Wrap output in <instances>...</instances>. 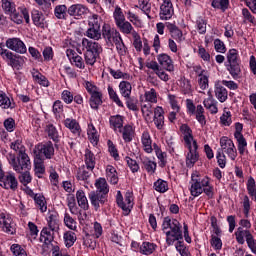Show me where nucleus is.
<instances>
[{
	"mask_svg": "<svg viewBox=\"0 0 256 256\" xmlns=\"http://www.w3.org/2000/svg\"><path fill=\"white\" fill-rule=\"evenodd\" d=\"M162 231L166 233L167 245H173L175 241H183V231H181V223L177 219L165 217L162 224Z\"/></svg>",
	"mask_w": 256,
	"mask_h": 256,
	"instance_id": "nucleus-1",
	"label": "nucleus"
},
{
	"mask_svg": "<svg viewBox=\"0 0 256 256\" xmlns=\"http://www.w3.org/2000/svg\"><path fill=\"white\" fill-rule=\"evenodd\" d=\"M225 67L233 79H241V60H239V51L230 49L226 56Z\"/></svg>",
	"mask_w": 256,
	"mask_h": 256,
	"instance_id": "nucleus-2",
	"label": "nucleus"
},
{
	"mask_svg": "<svg viewBox=\"0 0 256 256\" xmlns=\"http://www.w3.org/2000/svg\"><path fill=\"white\" fill-rule=\"evenodd\" d=\"M19 153L18 159L13 153H9L7 159L16 173H23L25 169H29L31 167V160L29 159V155L24 153L23 150H20Z\"/></svg>",
	"mask_w": 256,
	"mask_h": 256,
	"instance_id": "nucleus-3",
	"label": "nucleus"
},
{
	"mask_svg": "<svg viewBox=\"0 0 256 256\" xmlns=\"http://www.w3.org/2000/svg\"><path fill=\"white\" fill-rule=\"evenodd\" d=\"M34 155L36 159H52L53 155H55L53 142L48 141L36 145L34 148Z\"/></svg>",
	"mask_w": 256,
	"mask_h": 256,
	"instance_id": "nucleus-4",
	"label": "nucleus"
},
{
	"mask_svg": "<svg viewBox=\"0 0 256 256\" xmlns=\"http://www.w3.org/2000/svg\"><path fill=\"white\" fill-rule=\"evenodd\" d=\"M0 187L10 191H17L19 189V182L13 172H5L0 176Z\"/></svg>",
	"mask_w": 256,
	"mask_h": 256,
	"instance_id": "nucleus-5",
	"label": "nucleus"
},
{
	"mask_svg": "<svg viewBox=\"0 0 256 256\" xmlns=\"http://www.w3.org/2000/svg\"><path fill=\"white\" fill-rule=\"evenodd\" d=\"M116 203L120 209L126 213V215H129V213H131V209L133 208V193L126 192L125 201H123V194H121V191H118L116 196Z\"/></svg>",
	"mask_w": 256,
	"mask_h": 256,
	"instance_id": "nucleus-6",
	"label": "nucleus"
},
{
	"mask_svg": "<svg viewBox=\"0 0 256 256\" xmlns=\"http://www.w3.org/2000/svg\"><path fill=\"white\" fill-rule=\"evenodd\" d=\"M86 90L91 95L90 107L92 109H99V105L103 103V100H102L103 94L97 91V87L95 85H92L91 82L86 83Z\"/></svg>",
	"mask_w": 256,
	"mask_h": 256,
	"instance_id": "nucleus-7",
	"label": "nucleus"
},
{
	"mask_svg": "<svg viewBox=\"0 0 256 256\" xmlns=\"http://www.w3.org/2000/svg\"><path fill=\"white\" fill-rule=\"evenodd\" d=\"M0 55L3 59L9 61L8 65L12 66L13 69H19L23 63H25V59L20 55H14L13 52L9 50H2Z\"/></svg>",
	"mask_w": 256,
	"mask_h": 256,
	"instance_id": "nucleus-8",
	"label": "nucleus"
},
{
	"mask_svg": "<svg viewBox=\"0 0 256 256\" xmlns=\"http://www.w3.org/2000/svg\"><path fill=\"white\" fill-rule=\"evenodd\" d=\"M209 185V178L204 179H195V175H192V182L190 193L192 197H199L201 193H203V187H207Z\"/></svg>",
	"mask_w": 256,
	"mask_h": 256,
	"instance_id": "nucleus-9",
	"label": "nucleus"
},
{
	"mask_svg": "<svg viewBox=\"0 0 256 256\" xmlns=\"http://www.w3.org/2000/svg\"><path fill=\"white\" fill-rule=\"evenodd\" d=\"M121 34L117 29L111 28L109 24H104L102 27V37L105 39L107 45L113 47V42L117 40Z\"/></svg>",
	"mask_w": 256,
	"mask_h": 256,
	"instance_id": "nucleus-10",
	"label": "nucleus"
},
{
	"mask_svg": "<svg viewBox=\"0 0 256 256\" xmlns=\"http://www.w3.org/2000/svg\"><path fill=\"white\" fill-rule=\"evenodd\" d=\"M88 198L90 199L91 205L94 206L95 211H99L101 205L107 203V195L99 192L91 191L88 194Z\"/></svg>",
	"mask_w": 256,
	"mask_h": 256,
	"instance_id": "nucleus-11",
	"label": "nucleus"
},
{
	"mask_svg": "<svg viewBox=\"0 0 256 256\" xmlns=\"http://www.w3.org/2000/svg\"><path fill=\"white\" fill-rule=\"evenodd\" d=\"M6 47L11 49V51L20 53L21 55H23V53H27V47L25 46V43H23V41H21L19 38L8 39L6 41Z\"/></svg>",
	"mask_w": 256,
	"mask_h": 256,
	"instance_id": "nucleus-12",
	"label": "nucleus"
},
{
	"mask_svg": "<svg viewBox=\"0 0 256 256\" xmlns=\"http://www.w3.org/2000/svg\"><path fill=\"white\" fill-rule=\"evenodd\" d=\"M0 225L2 226L4 233L15 235V223H13L11 216L0 214Z\"/></svg>",
	"mask_w": 256,
	"mask_h": 256,
	"instance_id": "nucleus-13",
	"label": "nucleus"
},
{
	"mask_svg": "<svg viewBox=\"0 0 256 256\" xmlns=\"http://www.w3.org/2000/svg\"><path fill=\"white\" fill-rule=\"evenodd\" d=\"M173 13V3H171V0H164L163 4L160 6V19L167 21L173 17Z\"/></svg>",
	"mask_w": 256,
	"mask_h": 256,
	"instance_id": "nucleus-14",
	"label": "nucleus"
},
{
	"mask_svg": "<svg viewBox=\"0 0 256 256\" xmlns=\"http://www.w3.org/2000/svg\"><path fill=\"white\" fill-rule=\"evenodd\" d=\"M199 146L197 145V140H193V147L189 148V153L186 157L187 167H193L197 161H199V153L197 152Z\"/></svg>",
	"mask_w": 256,
	"mask_h": 256,
	"instance_id": "nucleus-15",
	"label": "nucleus"
},
{
	"mask_svg": "<svg viewBox=\"0 0 256 256\" xmlns=\"http://www.w3.org/2000/svg\"><path fill=\"white\" fill-rule=\"evenodd\" d=\"M82 47L85 49L86 53H97L99 55V53L103 51L99 43L93 42L87 38L82 40Z\"/></svg>",
	"mask_w": 256,
	"mask_h": 256,
	"instance_id": "nucleus-16",
	"label": "nucleus"
},
{
	"mask_svg": "<svg viewBox=\"0 0 256 256\" xmlns=\"http://www.w3.org/2000/svg\"><path fill=\"white\" fill-rule=\"evenodd\" d=\"M87 11L89 9L82 4H73L68 8V14L71 17H83V15H87Z\"/></svg>",
	"mask_w": 256,
	"mask_h": 256,
	"instance_id": "nucleus-17",
	"label": "nucleus"
},
{
	"mask_svg": "<svg viewBox=\"0 0 256 256\" xmlns=\"http://www.w3.org/2000/svg\"><path fill=\"white\" fill-rule=\"evenodd\" d=\"M163 111L162 107H156L154 110V124L156 125L157 129H163V125H165V116H163Z\"/></svg>",
	"mask_w": 256,
	"mask_h": 256,
	"instance_id": "nucleus-18",
	"label": "nucleus"
},
{
	"mask_svg": "<svg viewBox=\"0 0 256 256\" xmlns=\"http://www.w3.org/2000/svg\"><path fill=\"white\" fill-rule=\"evenodd\" d=\"M158 63H160L166 71H173L175 69V66H173V60H171V57L167 54L158 55Z\"/></svg>",
	"mask_w": 256,
	"mask_h": 256,
	"instance_id": "nucleus-19",
	"label": "nucleus"
},
{
	"mask_svg": "<svg viewBox=\"0 0 256 256\" xmlns=\"http://www.w3.org/2000/svg\"><path fill=\"white\" fill-rule=\"evenodd\" d=\"M95 187L97 190H94V192L106 196L109 195V184H107V180L105 178H99L96 180Z\"/></svg>",
	"mask_w": 256,
	"mask_h": 256,
	"instance_id": "nucleus-20",
	"label": "nucleus"
},
{
	"mask_svg": "<svg viewBox=\"0 0 256 256\" xmlns=\"http://www.w3.org/2000/svg\"><path fill=\"white\" fill-rule=\"evenodd\" d=\"M32 21L36 27H40L41 29L45 28V17L39 10H32Z\"/></svg>",
	"mask_w": 256,
	"mask_h": 256,
	"instance_id": "nucleus-21",
	"label": "nucleus"
},
{
	"mask_svg": "<svg viewBox=\"0 0 256 256\" xmlns=\"http://www.w3.org/2000/svg\"><path fill=\"white\" fill-rule=\"evenodd\" d=\"M64 125L67 129H70L71 133H74V135H81V126H79V122H77V120L67 118Z\"/></svg>",
	"mask_w": 256,
	"mask_h": 256,
	"instance_id": "nucleus-22",
	"label": "nucleus"
},
{
	"mask_svg": "<svg viewBox=\"0 0 256 256\" xmlns=\"http://www.w3.org/2000/svg\"><path fill=\"white\" fill-rule=\"evenodd\" d=\"M166 27L168 31L171 33L172 38L175 39V41H183V32L179 30V28L175 24L168 23Z\"/></svg>",
	"mask_w": 256,
	"mask_h": 256,
	"instance_id": "nucleus-23",
	"label": "nucleus"
},
{
	"mask_svg": "<svg viewBox=\"0 0 256 256\" xmlns=\"http://www.w3.org/2000/svg\"><path fill=\"white\" fill-rule=\"evenodd\" d=\"M76 199L79 207L84 211L89 209V201L87 200V196H85V192L83 190H78L76 192Z\"/></svg>",
	"mask_w": 256,
	"mask_h": 256,
	"instance_id": "nucleus-24",
	"label": "nucleus"
},
{
	"mask_svg": "<svg viewBox=\"0 0 256 256\" xmlns=\"http://www.w3.org/2000/svg\"><path fill=\"white\" fill-rule=\"evenodd\" d=\"M153 105L151 103L143 104L141 111L146 123L153 122Z\"/></svg>",
	"mask_w": 256,
	"mask_h": 256,
	"instance_id": "nucleus-25",
	"label": "nucleus"
},
{
	"mask_svg": "<svg viewBox=\"0 0 256 256\" xmlns=\"http://www.w3.org/2000/svg\"><path fill=\"white\" fill-rule=\"evenodd\" d=\"M47 221L50 231L59 230V215L57 214V212L50 213Z\"/></svg>",
	"mask_w": 256,
	"mask_h": 256,
	"instance_id": "nucleus-26",
	"label": "nucleus"
},
{
	"mask_svg": "<svg viewBox=\"0 0 256 256\" xmlns=\"http://www.w3.org/2000/svg\"><path fill=\"white\" fill-rule=\"evenodd\" d=\"M44 161V158H34L35 175L38 179H41L43 177V173H45Z\"/></svg>",
	"mask_w": 256,
	"mask_h": 256,
	"instance_id": "nucleus-27",
	"label": "nucleus"
},
{
	"mask_svg": "<svg viewBox=\"0 0 256 256\" xmlns=\"http://www.w3.org/2000/svg\"><path fill=\"white\" fill-rule=\"evenodd\" d=\"M215 95L220 103H225V101L228 99L229 93L227 92V88L221 85H216Z\"/></svg>",
	"mask_w": 256,
	"mask_h": 256,
	"instance_id": "nucleus-28",
	"label": "nucleus"
},
{
	"mask_svg": "<svg viewBox=\"0 0 256 256\" xmlns=\"http://www.w3.org/2000/svg\"><path fill=\"white\" fill-rule=\"evenodd\" d=\"M116 27H118L119 31L124 35H133V31H135V29L133 28V25H131V22L126 20H124V22H120L119 24H116Z\"/></svg>",
	"mask_w": 256,
	"mask_h": 256,
	"instance_id": "nucleus-29",
	"label": "nucleus"
},
{
	"mask_svg": "<svg viewBox=\"0 0 256 256\" xmlns=\"http://www.w3.org/2000/svg\"><path fill=\"white\" fill-rule=\"evenodd\" d=\"M85 163L89 171H93L95 169V154H93L89 149L85 151Z\"/></svg>",
	"mask_w": 256,
	"mask_h": 256,
	"instance_id": "nucleus-30",
	"label": "nucleus"
},
{
	"mask_svg": "<svg viewBox=\"0 0 256 256\" xmlns=\"http://www.w3.org/2000/svg\"><path fill=\"white\" fill-rule=\"evenodd\" d=\"M142 144H143V147H144V151H146V153H152L153 152V146H151L152 140H151V135H149V132H143V134H142Z\"/></svg>",
	"mask_w": 256,
	"mask_h": 256,
	"instance_id": "nucleus-31",
	"label": "nucleus"
},
{
	"mask_svg": "<svg viewBox=\"0 0 256 256\" xmlns=\"http://www.w3.org/2000/svg\"><path fill=\"white\" fill-rule=\"evenodd\" d=\"M119 89L122 97H125V98L131 97V89H133V87L131 86V83L127 81H122L119 84Z\"/></svg>",
	"mask_w": 256,
	"mask_h": 256,
	"instance_id": "nucleus-32",
	"label": "nucleus"
},
{
	"mask_svg": "<svg viewBox=\"0 0 256 256\" xmlns=\"http://www.w3.org/2000/svg\"><path fill=\"white\" fill-rule=\"evenodd\" d=\"M0 107L1 109H13L15 107V105L11 104V99L3 91H0Z\"/></svg>",
	"mask_w": 256,
	"mask_h": 256,
	"instance_id": "nucleus-33",
	"label": "nucleus"
},
{
	"mask_svg": "<svg viewBox=\"0 0 256 256\" xmlns=\"http://www.w3.org/2000/svg\"><path fill=\"white\" fill-rule=\"evenodd\" d=\"M64 241L65 246L69 249V247H73L75 245V241H77V235L73 231H67L64 233Z\"/></svg>",
	"mask_w": 256,
	"mask_h": 256,
	"instance_id": "nucleus-34",
	"label": "nucleus"
},
{
	"mask_svg": "<svg viewBox=\"0 0 256 256\" xmlns=\"http://www.w3.org/2000/svg\"><path fill=\"white\" fill-rule=\"evenodd\" d=\"M32 76H33L34 81L36 83H38L39 85H42V87H49V80H47V77H45L39 71L33 72Z\"/></svg>",
	"mask_w": 256,
	"mask_h": 256,
	"instance_id": "nucleus-35",
	"label": "nucleus"
},
{
	"mask_svg": "<svg viewBox=\"0 0 256 256\" xmlns=\"http://www.w3.org/2000/svg\"><path fill=\"white\" fill-rule=\"evenodd\" d=\"M205 109L203 108V106L198 105L196 107V120L198 121V123H200V125H202V127H204V125H207V120L205 118Z\"/></svg>",
	"mask_w": 256,
	"mask_h": 256,
	"instance_id": "nucleus-36",
	"label": "nucleus"
},
{
	"mask_svg": "<svg viewBox=\"0 0 256 256\" xmlns=\"http://www.w3.org/2000/svg\"><path fill=\"white\" fill-rule=\"evenodd\" d=\"M53 233L51 232V229L49 228H43L40 234V241H44L46 245H49L53 241Z\"/></svg>",
	"mask_w": 256,
	"mask_h": 256,
	"instance_id": "nucleus-37",
	"label": "nucleus"
},
{
	"mask_svg": "<svg viewBox=\"0 0 256 256\" xmlns=\"http://www.w3.org/2000/svg\"><path fill=\"white\" fill-rule=\"evenodd\" d=\"M133 126L131 125H126L123 128L122 131V137L125 141V143H131L133 141Z\"/></svg>",
	"mask_w": 256,
	"mask_h": 256,
	"instance_id": "nucleus-38",
	"label": "nucleus"
},
{
	"mask_svg": "<svg viewBox=\"0 0 256 256\" xmlns=\"http://www.w3.org/2000/svg\"><path fill=\"white\" fill-rule=\"evenodd\" d=\"M157 245L151 243V242H143V244L140 246V252H142L143 255H151L153 251H155Z\"/></svg>",
	"mask_w": 256,
	"mask_h": 256,
	"instance_id": "nucleus-39",
	"label": "nucleus"
},
{
	"mask_svg": "<svg viewBox=\"0 0 256 256\" xmlns=\"http://www.w3.org/2000/svg\"><path fill=\"white\" fill-rule=\"evenodd\" d=\"M69 9L66 5H58L54 9V15L57 19H65Z\"/></svg>",
	"mask_w": 256,
	"mask_h": 256,
	"instance_id": "nucleus-40",
	"label": "nucleus"
},
{
	"mask_svg": "<svg viewBox=\"0 0 256 256\" xmlns=\"http://www.w3.org/2000/svg\"><path fill=\"white\" fill-rule=\"evenodd\" d=\"M46 133L48 134V137L54 140L55 143L59 142V132H57V128H55L53 124L46 126Z\"/></svg>",
	"mask_w": 256,
	"mask_h": 256,
	"instance_id": "nucleus-41",
	"label": "nucleus"
},
{
	"mask_svg": "<svg viewBox=\"0 0 256 256\" xmlns=\"http://www.w3.org/2000/svg\"><path fill=\"white\" fill-rule=\"evenodd\" d=\"M34 201L38 204L42 213H45V211H47V201H45V196L41 194H35Z\"/></svg>",
	"mask_w": 256,
	"mask_h": 256,
	"instance_id": "nucleus-42",
	"label": "nucleus"
},
{
	"mask_svg": "<svg viewBox=\"0 0 256 256\" xmlns=\"http://www.w3.org/2000/svg\"><path fill=\"white\" fill-rule=\"evenodd\" d=\"M204 107L206 109H209L212 114H215L219 111L217 108V104H215V100H213V97H209L203 101Z\"/></svg>",
	"mask_w": 256,
	"mask_h": 256,
	"instance_id": "nucleus-43",
	"label": "nucleus"
},
{
	"mask_svg": "<svg viewBox=\"0 0 256 256\" xmlns=\"http://www.w3.org/2000/svg\"><path fill=\"white\" fill-rule=\"evenodd\" d=\"M113 43L116 45V49L119 55H127V47L125 46V43H123V38L121 36L118 39H116Z\"/></svg>",
	"mask_w": 256,
	"mask_h": 256,
	"instance_id": "nucleus-44",
	"label": "nucleus"
},
{
	"mask_svg": "<svg viewBox=\"0 0 256 256\" xmlns=\"http://www.w3.org/2000/svg\"><path fill=\"white\" fill-rule=\"evenodd\" d=\"M212 7L214 9H221V11H227L229 9V0H213Z\"/></svg>",
	"mask_w": 256,
	"mask_h": 256,
	"instance_id": "nucleus-45",
	"label": "nucleus"
},
{
	"mask_svg": "<svg viewBox=\"0 0 256 256\" xmlns=\"http://www.w3.org/2000/svg\"><path fill=\"white\" fill-rule=\"evenodd\" d=\"M154 189L158 191V193H166V191L169 190V186L167 181L159 179L154 183Z\"/></svg>",
	"mask_w": 256,
	"mask_h": 256,
	"instance_id": "nucleus-46",
	"label": "nucleus"
},
{
	"mask_svg": "<svg viewBox=\"0 0 256 256\" xmlns=\"http://www.w3.org/2000/svg\"><path fill=\"white\" fill-rule=\"evenodd\" d=\"M110 125L114 129H121L123 127V116L121 115L111 116Z\"/></svg>",
	"mask_w": 256,
	"mask_h": 256,
	"instance_id": "nucleus-47",
	"label": "nucleus"
},
{
	"mask_svg": "<svg viewBox=\"0 0 256 256\" xmlns=\"http://www.w3.org/2000/svg\"><path fill=\"white\" fill-rule=\"evenodd\" d=\"M87 37L94 39V41H99L101 39V29L100 28H89L86 32Z\"/></svg>",
	"mask_w": 256,
	"mask_h": 256,
	"instance_id": "nucleus-48",
	"label": "nucleus"
},
{
	"mask_svg": "<svg viewBox=\"0 0 256 256\" xmlns=\"http://www.w3.org/2000/svg\"><path fill=\"white\" fill-rule=\"evenodd\" d=\"M99 57V54L93 53V52H85L84 59L86 65H95L97 63V58Z\"/></svg>",
	"mask_w": 256,
	"mask_h": 256,
	"instance_id": "nucleus-49",
	"label": "nucleus"
},
{
	"mask_svg": "<svg viewBox=\"0 0 256 256\" xmlns=\"http://www.w3.org/2000/svg\"><path fill=\"white\" fill-rule=\"evenodd\" d=\"M143 167L150 175H153L157 169V163L151 160H143Z\"/></svg>",
	"mask_w": 256,
	"mask_h": 256,
	"instance_id": "nucleus-50",
	"label": "nucleus"
},
{
	"mask_svg": "<svg viewBox=\"0 0 256 256\" xmlns=\"http://www.w3.org/2000/svg\"><path fill=\"white\" fill-rule=\"evenodd\" d=\"M238 143V151L240 155L245 153V147H247V140L243 135L234 136Z\"/></svg>",
	"mask_w": 256,
	"mask_h": 256,
	"instance_id": "nucleus-51",
	"label": "nucleus"
},
{
	"mask_svg": "<svg viewBox=\"0 0 256 256\" xmlns=\"http://www.w3.org/2000/svg\"><path fill=\"white\" fill-rule=\"evenodd\" d=\"M108 94L110 99L118 105V107H123V102L119 99V96L117 95V92L113 89V87L108 86Z\"/></svg>",
	"mask_w": 256,
	"mask_h": 256,
	"instance_id": "nucleus-52",
	"label": "nucleus"
},
{
	"mask_svg": "<svg viewBox=\"0 0 256 256\" xmlns=\"http://www.w3.org/2000/svg\"><path fill=\"white\" fill-rule=\"evenodd\" d=\"M88 136H89V140L94 145H97V143H99V136L97 135V130L95 129V126L93 125L89 126Z\"/></svg>",
	"mask_w": 256,
	"mask_h": 256,
	"instance_id": "nucleus-53",
	"label": "nucleus"
},
{
	"mask_svg": "<svg viewBox=\"0 0 256 256\" xmlns=\"http://www.w3.org/2000/svg\"><path fill=\"white\" fill-rule=\"evenodd\" d=\"M2 9L7 13V15H10L17 10L15 9V4L11 3L9 0H2Z\"/></svg>",
	"mask_w": 256,
	"mask_h": 256,
	"instance_id": "nucleus-54",
	"label": "nucleus"
},
{
	"mask_svg": "<svg viewBox=\"0 0 256 256\" xmlns=\"http://www.w3.org/2000/svg\"><path fill=\"white\" fill-rule=\"evenodd\" d=\"M64 223L68 229H71V231H75V229H77V222L69 214H65Z\"/></svg>",
	"mask_w": 256,
	"mask_h": 256,
	"instance_id": "nucleus-55",
	"label": "nucleus"
},
{
	"mask_svg": "<svg viewBox=\"0 0 256 256\" xmlns=\"http://www.w3.org/2000/svg\"><path fill=\"white\" fill-rule=\"evenodd\" d=\"M132 37L134 39L133 46L135 47L136 51H141L143 49V42L141 41V36L137 31L132 32Z\"/></svg>",
	"mask_w": 256,
	"mask_h": 256,
	"instance_id": "nucleus-56",
	"label": "nucleus"
},
{
	"mask_svg": "<svg viewBox=\"0 0 256 256\" xmlns=\"http://www.w3.org/2000/svg\"><path fill=\"white\" fill-rule=\"evenodd\" d=\"M246 242L249 249L252 251V253H254L256 251V241L250 231H246Z\"/></svg>",
	"mask_w": 256,
	"mask_h": 256,
	"instance_id": "nucleus-57",
	"label": "nucleus"
},
{
	"mask_svg": "<svg viewBox=\"0 0 256 256\" xmlns=\"http://www.w3.org/2000/svg\"><path fill=\"white\" fill-rule=\"evenodd\" d=\"M114 20L116 25H119L120 23H123L125 21V15L123 14V11L119 6L115 8Z\"/></svg>",
	"mask_w": 256,
	"mask_h": 256,
	"instance_id": "nucleus-58",
	"label": "nucleus"
},
{
	"mask_svg": "<svg viewBox=\"0 0 256 256\" xmlns=\"http://www.w3.org/2000/svg\"><path fill=\"white\" fill-rule=\"evenodd\" d=\"M89 177H91L90 171L85 170V168L78 169L77 176H76V179L78 181H87V179H89Z\"/></svg>",
	"mask_w": 256,
	"mask_h": 256,
	"instance_id": "nucleus-59",
	"label": "nucleus"
},
{
	"mask_svg": "<svg viewBox=\"0 0 256 256\" xmlns=\"http://www.w3.org/2000/svg\"><path fill=\"white\" fill-rule=\"evenodd\" d=\"M137 103H139V101L136 98H131L130 96L126 97V105L130 111H139Z\"/></svg>",
	"mask_w": 256,
	"mask_h": 256,
	"instance_id": "nucleus-60",
	"label": "nucleus"
},
{
	"mask_svg": "<svg viewBox=\"0 0 256 256\" xmlns=\"http://www.w3.org/2000/svg\"><path fill=\"white\" fill-rule=\"evenodd\" d=\"M178 241L176 243V251H178V253H180L181 256H189V250L187 249V247H185V244L183 243V241L181 240H176Z\"/></svg>",
	"mask_w": 256,
	"mask_h": 256,
	"instance_id": "nucleus-61",
	"label": "nucleus"
},
{
	"mask_svg": "<svg viewBox=\"0 0 256 256\" xmlns=\"http://www.w3.org/2000/svg\"><path fill=\"white\" fill-rule=\"evenodd\" d=\"M196 23H197L198 31L201 35L207 33V20L200 17L197 19Z\"/></svg>",
	"mask_w": 256,
	"mask_h": 256,
	"instance_id": "nucleus-62",
	"label": "nucleus"
},
{
	"mask_svg": "<svg viewBox=\"0 0 256 256\" xmlns=\"http://www.w3.org/2000/svg\"><path fill=\"white\" fill-rule=\"evenodd\" d=\"M10 249H11L13 255L27 256V252L25 251V249L21 248V246L19 244H13Z\"/></svg>",
	"mask_w": 256,
	"mask_h": 256,
	"instance_id": "nucleus-63",
	"label": "nucleus"
},
{
	"mask_svg": "<svg viewBox=\"0 0 256 256\" xmlns=\"http://www.w3.org/2000/svg\"><path fill=\"white\" fill-rule=\"evenodd\" d=\"M9 16L11 21L16 23L17 25H21V23H23V14H20L19 12H17V10L9 14Z\"/></svg>",
	"mask_w": 256,
	"mask_h": 256,
	"instance_id": "nucleus-64",
	"label": "nucleus"
}]
</instances>
